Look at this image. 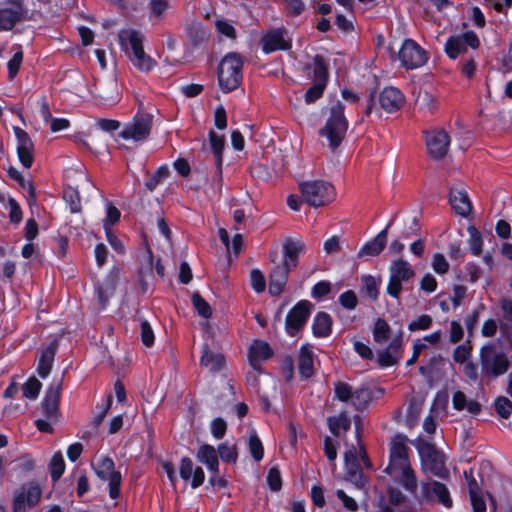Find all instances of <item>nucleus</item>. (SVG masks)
<instances>
[{"instance_id":"f257e3e1","label":"nucleus","mask_w":512,"mask_h":512,"mask_svg":"<svg viewBox=\"0 0 512 512\" xmlns=\"http://www.w3.org/2000/svg\"><path fill=\"white\" fill-rule=\"evenodd\" d=\"M409 447L404 436H396L390 443L389 463L384 472L412 496H416L418 480L408 457Z\"/></svg>"},{"instance_id":"f03ea898","label":"nucleus","mask_w":512,"mask_h":512,"mask_svg":"<svg viewBox=\"0 0 512 512\" xmlns=\"http://www.w3.org/2000/svg\"><path fill=\"white\" fill-rule=\"evenodd\" d=\"M512 343L500 345V341H488L479 350L481 374L487 379H497L512 367Z\"/></svg>"},{"instance_id":"7ed1b4c3","label":"nucleus","mask_w":512,"mask_h":512,"mask_svg":"<svg viewBox=\"0 0 512 512\" xmlns=\"http://www.w3.org/2000/svg\"><path fill=\"white\" fill-rule=\"evenodd\" d=\"M344 110L345 107L340 101L332 105L325 126L320 130V135L327 138L329 147L333 150L341 144L348 128Z\"/></svg>"},{"instance_id":"20e7f679","label":"nucleus","mask_w":512,"mask_h":512,"mask_svg":"<svg viewBox=\"0 0 512 512\" xmlns=\"http://www.w3.org/2000/svg\"><path fill=\"white\" fill-rule=\"evenodd\" d=\"M299 188L303 200L313 207L327 205L335 196L334 187L323 180L304 181Z\"/></svg>"},{"instance_id":"39448f33","label":"nucleus","mask_w":512,"mask_h":512,"mask_svg":"<svg viewBox=\"0 0 512 512\" xmlns=\"http://www.w3.org/2000/svg\"><path fill=\"white\" fill-rule=\"evenodd\" d=\"M334 398L340 402L350 403L356 410H363L372 400V392L368 388L353 390L346 382L334 383Z\"/></svg>"},{"instance_id":"423d86ee","label":"nucleus","mask_w":512,"mask_h":512,"mask_svg":"<svg viewBox=\"0 0 512 512\" xmlns=\"http://www.w3.org/2000/svg\"><path fill=\"white\" fill-rule=\"evenodd\" d=\"M152 121L153 116L151 114L138 112L131 121L124 125L119 136L126 141H144L150 135Z\"/></svg>"},{"instance_id":"0eeeda50","label":"nucleus","mask_w":512,"mask_h":512,"mask_svg":"<svg viewBox=\"0 0 512 512\" xmlns=\"http://www.w3.org/2000/svg\"><path fill=\"white\" fill-rule=\"evenodd\" d=\"M96 475L109 483V496L117 499L120 495L121 474L115 471L114 461L110 457H101L93 465Z\"/></svg>"},{"instance_id":"6e6552de","label":"nucleus","mask_w":512,"mask_h":512,"mask_svg":"<svg viewBox=\"0 0 512 512\" xmlns=\"http://www.w3.org/2000/svg\"><path fill=\"white\" fill-rule=\"evenodd\" d=\"M390 277L387 285V293L399 298L402 283L408 281L415 274L412 266L404 259L394 261L390 266Z\"/></svg>"},{"instance_id":"1a4fd4ad","label":"nucleus","mask_w":512,"mask_h":512,"mask_svg":"<svg viewBox=\"0 0 512 512\" xmlns=\"http://www.w3.org/2000/svg\"><path fill=\"white\" fill-rule=\"evenodd\" d=\"M425 143L430 157L442 159L449 150L450 136L444 129L434 128L425 132Z\"/></svg>"},{"instance_id":"9d476101","label":"nucleus","mask_w":512,"mask_h":512,"mask_svg":"<svg viewBox=\"0 0 512 512\" xmlns=\"http://www.w3.org/2000/svg\"><path fill=\"white\" fill-rule=\"evenodd\" d=\"M312 308L311 302L301 300L288 312L285 319V328L290 336H295L304 327Z\"/></svg>"},{"instance_id":"9b49d317","label":"nucleus","mask_w":512,"mask_h":512,"mask_svg":"<svg viewBox=\"0 0 512 512\" xmlns=\"http://www.w3.org/2000/svg\"><path fill=\"white\" fill-rule=\"evenodd\" d=\"M418 501H431L437 499L446 508L452 506V499L445 484L439 481H425L421 483V492L414 496Z\"/></svg>"},{"instance_id":"f8f14e48","label":"nucleus","mask_w":512,"mask_h":512,"mask_svg":"<svg viewBox=\"0 0 512 512\" xmlns=\"http://www.w3.org/2000/svg\"><path fill=\"white\" fill-rule=\"evenodd\" d=\"M478 46V36L474 32L468 31L451 36L446 42L445 51L451 60H455L461 53L466 52L469 47L476 49Z\"/></svg>"},{"instance_id":"ddd939ff","label":"nucleus","mask_w":512,"mask_h":512,"mask_svg":"<svg viewBox=\"0 0 512 512\" xmlns=\"http://www.w3.org/2000/svg\"><path fill=\"white\" fill-rule=\"evenodd\" d=\"M306 73L313 74V85L306 91L305 102L314 103L322 97L328 81L327 66H304Z\"/></svg>"},{"instance_id":"4468645a","label":"nucleus","mask_w":512,"mask_h":512,"mask_svg":"<svg viewBox=\"0 0 512 512\" xmlns=\"http://www.w3.org/2000/svg\"><path fill=\"white\" fill-rule=\"evenodd\" d=\"M120 279V270L113 267L102 282H98L94 286L95 294L101 309H105L106 305L115 293Z\"/></svg>"},{"instance_id":"2eb2a0df","label":"nucleus","mask_w":512,"mask_h":512,"mask_svg":"<svg viewBox=\"0 0 512 512\" xmlns=\"http://www.w3.org/2000/svg\"><path fill=\"white\" fill-rule=\"evenodd\" d=\"M41 489L34 483L23 485L14 498V512H26L27 509L35 506L41 498Z\"/></svg>"},{"instance_id":"dca6fc26","label":"nucleus","mask_w":512,"mask_h":512,"mask_svg":"<svg viewBox=\"0 0 512 512\" xmlns=\"http://www.w3.org/2000/svg\"><path fill=\"white\" fill-rule=\"evenodd\" d=\"M17 140L16 151L20 163L29 169L34 162V143L28 133L18 126L13 127Z\"/></svg>"},{"instance_id":"f3484780","label":"nucleus","mask_w":512,"mask_h":512,"mask_svg":"<svg viewBox=\"0 0 512 512\" xmlns=\"http://www.w3.org/2000/svg\"><path fill=\"white\" fill-rule=\"evenodd\" d=\"M403 353L402 333L396 335L388 347L377 351V362L380 367H390L398 363Z\"/></svg>"},{"instance_id":"a211bd4d","label":"nucleus","mask_w":512,"mask_h":512,"mask_svg":"<svg viewBox=\"0 0 512 512\" xmlns=\"http://www.w3.org/2000/svg\"><path fill=\"white\" fill-rule=\"evenodd\" d=\"M242 66H218V82L224 93H229L239 87L243 73Z\"/></svg>"},{"instance_id":"6ab92c4d","label":"nucleus","mask_w":512,"mask_h":512,"mask_svg":"<svg viewBox=\"0 0 512 512\" xmlns=\"http://www.w3.org/2000/svg\"><path fill=\"white\" fill-rule=\"evenodd\" d=\"M399 59L402 64H425L428 60L425 50L412 39L404 41Z\"/></svg>"},{"instance_id":"aec40b11","label":"nucleus","mask_w":512,"mask_h":512,"mask_svg":"<svg viewBox=\"0 0 512 512\" xmlns=\"http://www.w3.org/2000/svg\"><path fill=\"white\" fill-rule=\"evenodd\" d=\"M378 101L384 111L394 113L404 105L405 96L398 88L388 86L380 92Z\"/></svg>"},{"instance_id":"412c9836","label":"nucleus","mask_w":512,"mask_h":512,"mask_svg":"<svg viewBox=\"0 0 512 512\" xmlns=\"http://www.w3.org/2000/svg\"><path fill=\"white\" fill-rule=\"evenodd\" d=\"M273 355L270 345L262 340H255L249 348V364L257 373H262L261 363Z\"/></svg>"},{"instance_id":"4be33fe9","label":"nucleus","mask_w":512,"mask_h":512,"mask_svg":"<svg viewBox=\"0 0 512 512\" xmlns=\"http://www.w3.org/2000/svg\"><path fill=\"white\" fill-rule=\"evenodd\" d=\"M344 458L347 480L357 487H363L366 481L355 448L347 451Z\"/></svg>"},{"instance_id":"5701e85b","label":"nucleus","mask_w":512,"mask_h":512,"mask_svg":"<svg viewBox=\"0 0 512 512\" xmlns=\"http://www.w3.org/2000/svg\"><path fill=\"white\" fill-rule=\"evenodd\" d=\"M449 202L454 212L466 217L472 210V204L467 192L462 187H452L449 193Z\"/></svg>"},{"instance_id":"b1692460","label":"nucleus","mask_w":512,"mask_h":512,"mask_svg":"<svg viewBox=\"0 0 512 512\" xmlns=\"http://www.w3.org/2000/svg\"><path fill=\"white\" fill-rule=\"evenodd\" d=\"M291 270L286 266L277 264L269 274V293L272 296L280 295L287 283L288 275Z\"/></svg>"},{"instance_id":"393cba45","label":"nucleus","mask_w":512,"mask_h":512,"mask_svg":"<svg viewBox=\"0 0 512 512\" xmlns=\"http://www.w3.org/2000/svg\"><path fill=\"white\" fill-rule=\"evenodd\" d=\"M61 389V381L54 380L48 388L42 401L43 411L49 418H54L57 414Z\"/></svg>"},{"instance_id":"a878e982","label":"nucleus","mask_w":512,"mask_h":512,"mask_svg":"<svg viewBox=\"0 0 512 512\" xmlns=\"http://www.w3.org/2000/svg\"><path fill=\"white\" fill-rule=\"evenodd\" d=\"M200 365L208 368L210 372L216 373L225 366V357L222 353L212 351L207 343L201 347Z\"/></svg>"},{"instance_id":"bb28decb","label":"nucleus","mask_w":512,"mask_h":512,"mask_svg":"<svg viewBox=\"0 0 512 512\" xmlns=\"http://www.w3.org/2000/svg\"><path fill=\"white\" fill-rule=\"evenodd\" d=\"M305 252V246L301 241L289 239L283 244L284 260L282 265L290 270L296 268L298 258Z\"/></svg>"},{"instance_id":"cd10ccee","label":"nucleus","mask_w":512,"mask_h":512,"mask_svg":"<svg viewBox=\"0 0 512 512\" xmlns=\"http://www.w3.org/2000/svg\"><path fill=\"white\" fill-rule=\"evenodd\" d=\"M468 489H469V495H470V501L471 506L473 509V512H486V499L485 497H489L491 501V506L493 511L496 510V501L492 496L489 494H484L483 492L479 491L478 485L475 479H471L468 482Z\"/></svg>"},{"instance_id":"c85d7f7f","label":"nucleus","mask_w":512,"mask_h":512,"mask_svg":"<svg viewBox=\"0 0 512 512\" xmlns=\"http://www.w3.org/2000/svg\"><path fill=\"white\" fill-rule=\"evenodd\" d=\"M388 226L380 231L372 240L365 243L358 252V257H373L379 255L386 246Z\"/></svg>"},{"instance_id":"c756f323","label":"nucleus","mask_w":512,"mask_h":512,"mask_svg":"<svg viewBox=\"0 0 512 512\" xmlns=\"http://www.w3.org/2000/svg\"><path fill=\"white\" fill-rule=\"evenodd\" d=\"M452 406L457 411H466L471 415H478L481 412V404L467 397V395L458 390L452 395Z\"/></svg>"},{"instance_id":"7c9ffc66","label":"nucleus","mask_w":512,"mask_h":512,"mask_svg":"<svg viewBox=\"0 0 512 512\" xmlns=\"http://www.w3.org/2000/svg\"><path fill=\"white\" fill-rule=\"evenodd\" d=\"M120 39L122 41L125 39L128 40L127 51L130 55L132 54L134 56L132 60H136L143 64L145 62L146 55L142 47L141 35L135 31H127L120 35Z\"/></svg>"},{"instance_id":"2f4dec72","label":"nucleus","mask_w":512,"mask_h":512,"mask_svg":"<svg viewBox=\"0 0 512 512\" xmlns=\"http://www.w3.org/2000/svg\"><path fill=\"white\" fill-rule=\"evenodd\" d=\"M197 460L206 465L208 470L214 474L219 471V461L217 450L209 444L200 446L196 454Z\"/></svg>"},{"instance_id":"473e14b6","label":"nucleus","mask_w":512,"mask_h":512,"mask_svg":"<svg viewBox=\"0 0 512 512\" xmlns=\"http://www.w3.org/2000/svg\"><path fill=\"white\" fill-rule=\"evenodd\" d=\"M56 354V346L49 345L41 351L37 364V373L41 378H46L51 372L54 357Z\"/></svg>"},{"instance_id":"72a5a7b5","label":"nucleus","mask_w":512,"mask_h":512,"mask_svg":"<svg viewBox=\"0 0 512 512\" xmlns=\"http://www.w3.org/2000/svg\"><path fill=\"white\" fill-rule=\"evenodd\" d=\"M262 45L265 53H271L276 50H283L289 47L280 30L271 31L263 36Z\"/></svg>"},{"instance_id":"f704fd0d","label":"nucleus","mask_w":512,"mask_h":512,"mask_svg":"<svg viewBox=\"0 0 512 512\" xmlns=\"http://www.w3.org/2000/svg\"><path fill=\"white\" fill-rule=\"evenodd\" d=\"M210 146L215 157L216 175L221 180L222 178V152L224 149L225 138L214 131L209 133Z\"/></svg>"},{"instance_id":"c9c22d12","label":"nucleus","mask_w":512,"mask_h":512,"mask_svg":"<svg viewBox=\"0 0 512 512\" xmlns=\"http://www.w3.org/2000/svg\"><path fill=\"white\" fill-rule=\"evenodd\" d=\"M313 334L316 337L324 338L331 334L332 318L326 312H319L316 314L312 324Z\"/></svg>"},{"instance_id":"e433bc0d","label":"nucleus","mask_w":512,"mask_h":512,"mask_svg":"<svg viewBox=\"0 0 512 512\" xmlns=\"http://www.w3.org/2000/svg\"><path fill=\"white\" fill-rule=\"evenodd\" d=\"M298 369L305 378L311 377L314 371L313 353L305 346L299 351Z\"/></svg>"},{"instance_id":"4c0bfd02","label":"nucleus","mask_w":512,"mask_h":512,"mask_svg":"<svg viewBox=\"0 0 512 512\" xmlns=\"http://www.w3.org/2000/svg\"><path fill=\"white\" fill-rule=\"evenodd\" d=\"M425 456L427 469L434 475L441 477L444 470V462L440 453L433 447H428Z\"/></svg>"},{"instance_id":"58836bf2","label":"nucleus","mask_w":512,"mask_h":512,"mask_svg":"<svg viewBox=\"0 0 512 512\" xmlns=\"http://www.w3.org/2000/svg\"><path fill=\"white\" fill-rule=\"evenodd\" d=\"M390 326L389 324L381 318H378L375 321L373 328V339L376 343L382 344L386 342L390 338Z\"/></svg>"},{"instance_id":"ea45409f","label":"nucleus","mask_w":512,"mask_h":512,"mask_svg":"<svg viewBox=\"0 0 512 512\" xmlns=\"http://www.w3.org/2000/svg\"><path fill=\"white\" fill-rule=\"evenodd\" d=\"M20 19V13L13 9H1L0 10V30L12 29L16 22Z\"/></svg>"},{"instance_id":"a19ab883","label":"nucleus","mask_w":512,"mask_h":512,"mask_svg":"<svg viewBox=\"0 0 512 512\" xmlns=\"http://www.w3.org/2000/svg\"><path fill=\"white\" fill-rule=\"evenodd\" d=\"M362 283L368 297L371 298L372 300H377L379 295V286L381 284V278H377L372 275H364L362 277Z\"/></svg>"},{"instance_id":"79ce46f5","label":"nucleus","mask_w":512,"mask_h":512,"mask_svg":"<svg viewBox=\"0 0 512 512\" xmlns=\"http://www.w3.org/2000/svg\"><path fill=\"white\" fill-rule=\"evenodd\" d=\"M350 420L345 415L333 416L328 419V426L334 436H339L341 430L350 429Z\"/></svg>"},{"instance_id":"37998d69","label":"nucleus","mask_w":512,"mask_h":512,"mask_svg":"<svg viewBox=\"0 0 512 512\" xmlns=\"http://www.w3.org/2000/svg\"><path fill=\"white\" fill-rule=\"evenodd\" d=\"M50 474L53 481H57L65 471V462L61 452L53 455L49 464Z\"/></svg>"},{"instance_id":"c03bdc74","label":"nucleus","mask_w":512,"mask_h":512,"mask_svg":"<svg viewBox=\"0 0 512 512\" xmlns=\"http://www.w3.org/2000/svg\"><path fill=\"white\" fill-rule=\"evenodd\" d=\"M217 452L224 462L235 463L237 461L238 452L235 444L222 443L218 446Z\"/></svg>"},{"instance_id":"a18cd8bd","label":"nucleus","mask_w":512,"mask_h":512,"mask_svg":"<svg viewBox=\"0 0 512 512\" xmlns=\"http://www.w3.org/2000/svg\"><path fill=\"white\" fill-rule=\"evenodd\" d=\"M191 300H192V304H193L194 308L196 309V311L198 312V314L201 317L206 318V319L211 317V315H212L211 306L199 293H194L192 295Z\"/></svg>"},{"instance_id":"49530a36","label":"nucleus","mask_w":512,"mask_h":512,"mask_svg":"<svg viewBox=\"0 0 512 512\" xmlns=\"http://www.w3.org/2000/svg\"><path fill=\"white\" fill-rule=\"evenodd\" d=\"M417 103L421 110L427 111L431 114H433L438 108L437 99L428 92L420 94Z\"/></svg>"},{"instance_id":"de8ad7c7","label":"nucleus","mask_w":512,"mask_h":512,"mask_svg":"<svg viewBox=\"0 0 512 512\" xmlns=\"http://www.w3.org/2000/svg\"><path fill=\"white\" fill-rule=\"evenodd\" d=\"M169 176L167 166L159 167L154 174L146 181L145 186L149 191H153L160 183Z\"/></svg>"},{"instance_id":"09e8293b","label":"nucleus","mask_w":512,"mask_h":512,"mask_svg":"<svg viewBox=\"0 0 512 512\" xmlns=\"http://www.w3.org/2000/svg\"><path fill=\"white\" fill-rule=\"evenodd\" d=\"M249 451L255 461L259 462L264 456V448L262 442L256 432L249 436Z\"/></svg>"},{"instance_id":"8fccbe9b","label":"nucleus","mask_w":512,"mask_h":512,"mask_svg":"<svg viewBox=\"0 0 512 512\" xmlns=\"http://www.w3.org/2000/svg\"><path fill=\"white\" fill-rule=\"evenodd\" d=\"M472 356V346L469 343L458 345L453 351V360L456 363L464 364L470 361Z\"/></svg>"},{"instance_id":"3c124183","label":"nucleus","mask_w":512,"mask_h":512,"mask_svg":"<svg viewBox=\"0 0 512 512\" xmlns=\"http://www.w3.org/2000/svg\"><path fill=\"white\" fill-rule=\"evenodd\" d=\"M41 387V382L37 378L31 377L22 386L23 395L26 398L35 399L37 398Z\"/></svg>"},{"instance_id":"603ef678","label":"nucleus","mask_w":512,"mask_h":512,"mask_svg":"<svg viewBox=\"0 0 512 512\" xmlns=\"http://www.w3.org/2000/svg\"><path fill=\"white\" fill-rule=\"evenodd\" d=\"M120 211L111 202L106 204V217L103 220V227L105 230L111 229V227L117 223L120 219Z\"/></svg>"},{"instance_id":"864d4df0","label":"nucleus","mask_w":512,"mask_h":512,"mask_svg":"<svg viewBox=\"0 0 512 512\" xmlns=\"http://www.w3.org/2000/svg\"><path fill=\"white\" fill-rule=\"evenodd\" d=\"M494 407L501 418L507 419L511 415L512 402L504 396H500L495 400Z\"/></svg>"},{"instance_id":"5fc2aeb1","label":"nucleus","mask_w":512,"mask_h":512,"mask_svg":"<svg viewBox=\"0 0 512 512\" xmlns=\"http://www.w3.org/2000/svg\"><path fill=\"white\" fill-rule=\"evenodd\" d=\"M111 405H112V396L109 395L107 397V399L105 400V402L102 404V406H97V409H99V411L93 417L92 422H91V425L93 426L94 429H97L102 424L109 409L111 408Z\"/></svg>"},{"instance_id":"6e6d98bb","label":"nucleus","mask_w":512,"mask_h":512,"mask_svg":"<svg viewBox=\"0 0 512 512\" xmlns=\"http://www.w3.org/2000/svg\"><path fill=\"white\" fill-rule=\"evenodd\" d=\"M3 54L11 56L7 64H21L23 61V51L20 46H12L9 49L0 48V57H2Z\"/></svg>"},{"instance_id":"4d7b16f0","label":"nucleus","mask_w":512,"mask_h":512,"mask_svg":"<svg viewBox=\"0 0 512 512\" xmlns=\"http://www.w3.org/2000/svg\"><path fill=\"white\" fill-rule=\"evenodd\" d=\"M251 286L255 292L261 293L265 290L266 281L263 273L259 269H252L250 272Z\"/></svg>"},{"instance_id":"13d9d810","label":"nucleus","mask_w":512,"mask_h":512,"mask_svg":"<svg viewBox=\"0 0 512 512\" xmlns=\"http://www.w3.org/2000/svg\"><path fill=\"white\" fill-rule=\"evenodd\" d=\"M140 329H141L142 343L147 347L152 346L154 343L155 336H154L153 329H152L151 325L149 324V322L145 319H142L140 322Z\"/></svg>"},{"instance_id":"bf43d9fd","label":"nucleus","mask_w":512,"mask_h":512,"mask_svg":"<svg viewBox=\"0 0 512 512\" xmlns=\"http://www.w3.org/2000/svg\"><path fill=\"white\" fill-rule=\"evenodd\" d=\"M470 232V251L473 255L479 256L482 251V237L476 228H469Z\"/></svg>"},{"instance_id":"052dcab7","label":"nucleus","mask_w":512,"mask_h":512,"mask_svg":"<svg viewBox=\"0 0 512 512\" xmlns=\"http://www.w3.org/2000/svg\"><path fill=\"white\" fill-rule=\"evenodd\" d=\"M432 268L440 275L446 274L449 270V263L441 253H435L432 258Z\"/></svg>"},{"instance_id":"680f3d73","label":"nucleus","mask_w":512,"mask_h":512,"mask_svg":"<svg viewBox=\"0 0 512 512\" xmlns=\"http://www.w3.org/2000/svg\"><path fill=\"white\" fill-rule=\"evenodd\" d=\"M432 326V318L427 314L419 316L408 325L410 331L427 330Z\"/></svg>"},{"instance_id":"e2e57ef3","label":"nucleus","mask_w":512,"mask_h":512,"mask_svg":"<svg viewBox=\"0 0 512 512\" xmlns=\"http://www.w3.org/2000/svg\"><path fill=\"white\" fill-rule=\"evenodd\" d=\"M267 483L272 491H279L282 487L280 471L276 467L270 468L267 475Z\"/></svg>"},{"instance_id":"0e129e2a","label":"nucleus","mask_w":512,"mask_h":512,"mask_svg":"<svg viewBox=\"0 0 512 512\" xmlns=\"http://www.w3.org/2000/svg\"><path fill=\"white\" fill-rule=\"evenodd\" d=\"M339 302L344 308L352 310L357 306L358 300L356 294L348 290L339 296Z\"/></svg>"},{"instance_id":"69168bd1","label":"nucleus","mask_w":512,"mask_h":512,"mask_svg":"<svg viewBox=\"0 0 512 512\" xmlns=\"http://www.w3.org/2000/svg\"><path fill=\"white\" fill-rule=\"evenodd\" d=\"M331 291V284L327 281H320L316 283L311 290V296L314 299H322Z\"/></svg>"},{"instance_id":"338daca9","label":"nucleus","mask_w":512,"mask_h":512,"mask_svg":"<svg viewBox=\"0 0 512 512\" xmlns=\"http://www.w3.org/2000/svg\"><path fill=\"white\" fill-rule=\"evenodd\" d=\"M463 373L472 382L480 381V372L478 365L472 361L463 364Z\"/></svg>"},{"instance_id":"774afa93","label":"nucleus","mask_w":512,"mask_h":512,"mask_svg":"<svg viewBox=\"0 0 512 512\" xmlns=\"http://www.w3.org/2000/svg\"><path fill=\"white\" fill-rule=\"evenodd\" d=\"M227 424L224 419L218 417L211 422V433L214 438L222 439L226 433Z\"/></svg>"}]
</instances>
